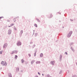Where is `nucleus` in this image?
I'll return each instance as SVG.
<instances>
[{"instance_id":"obj_18","label":"nucleus","mask_w":77,"mask_h":77,"mask_svg":"<svg viewBox=\"0 0 77 77\" xmlns=\"http://www.w3.org/2000/svg\"><path fill=\"white\" fill-rule=\"evenodd\" d=\"M28 55H29V57H30V56H31L30 54H28Z\"/></svg>"},{"instance_id":"obj_6","label":"nucleus","mask_w":77,"mask_h":77,"mask_svg":"<svg viewBox=\"0 0 77 77\" xmlns=\"http://www.w3.org/2000/svg\"><path fill=\"white\" fill-rule=\"evenodd\" d=\"M41 63V62L40 61H37L36 62V63L37 64H39Z\"/></svg>"},{"instance_id":"obj_26","label":"nucleus","mask_w":77,"mask_h":77,"mask_svg":"<svg viewBox=\"0 0 77 77\" xmlns=\"http://www.w3.org/2000/svg\"><path fill=\"white\" fill-rule=\"evenodd\" d=\"M42 75H44V74H42Z\"/></svg>"},{"instance_id":"obj_13","label":"nucleus","mask_w":77,"mask_h":77,"mask_svg":"<svg viewBox=\"0 0 77 77\" xmlns=\"http://www.w3.org/2000/svg\"><path fill=\"white\" fill-rule=\"evenodd\" d=\"M15 58H16V59H17V57H18L17 55H15Z\"/></svg>"},{"instance_id":"obj_24","label":"nucleus","mask_w":77,"mask_h":77,"mask_svg":"<svg viewBox=\"0 0 77 77\" xmlns=\"http://www.w3.org/2000/svg\"><path fill=\"white\" fill-rule=\"evenodd\" d=\"M2 19V17H0V19Z\"/></svg>"},{"instance_id":"obj_22","label":"nucleus","mask_w":77,"mask_h":77,"mask_svg":"<svg viewBox=\"0 0 77 77\" xmlns=\"http://www.w3.org/2000/svg\"><path fill=\"white\" fill-rule=\"evenodd\" d=\"M10 77H12L11 76V74H10Z\"/></svg>"},{"instance_id":"obj_4","label":"nucleus","mask_w":77,"mask_h":77,"mask_svg":"<svg viewBox=\"0 0 77 77\" xmlns=\"http://www.w3.org/2000/svg\"><path fill=\"white\" fill-rule=\"evenodd\" d=\"M17 45L19 46V45H21V42H18L17 44Z\"/></svg>"},{"instance_id":"obj_7","label":"nucleus","mask_w":77,"mask_h":77,"mask_svg":"<svg viewBox=\"0 0 77 77\" xmlns=\"http://www.w3.org/2000/svg\"><path fill=\"white\" fill-rule=\"evenodd\" d=\"M40 57H42V56H43V54H41L40 55Z\"/></svg>"},{"instance_id":"obj_25","label":"nucleus","mask_w":77,"mask_h":77,"mask_svg":"<svg viewBox=\"0 0 77 77\" xmlns=\"http://www.w3.org/2000/svg\"><path fill=\"white\" fill-rule=\"evenodd\" d=\"M35 77H38V76H35Z\"/></svg>"},{"instance_id":"obj_21","label":"nucleus","mask_w":77,"mask_h":77,"mask_svg":"<svg viewBox=\"0 0 77 77\" xmlns=\"http://www.w3.org/2000/svg\"><path fill=\"white\" fill-rule=\"evenodd\" d=\"M65 54H67V52H65Z\"/></svg>"},{"instance_id":"obj_27","label":"nucleus","mask_w":77,"mask_h":77,"mask_svg":"<svg viewBox=\"0 0 77 77\" xmlns=\"http://www.w3.org/2000/svg\"><path fill=\"white\" fill-rule=\"evenodd\" d=\"M8 21H9V20H8Z\"/></svg>"},{"instance_id":"obj_10","label":"nucleus","mask_w":77,"mask_h":77,"mask_svg":"<svg viewBox=\"0 0 77 77\" xmlns=\"http://www.w3.org/2000/svg\"><path fill=\"white\" fill-rule=\"evenodd\" d=\"M22 61V63H23L24 62V60L23 59H22L21 60Z\"/></svg>"},{"instance_id":"obj_15","label":"nucleus","mask_w":77,"mask_h":77,"mask_svg":"<svg viewBox=\"0 0 77 77\" xmlns=\"http://www.w3.org/2000/svg\"><path fill=\"white\" fill-rule=\"evenodd\" d=\"M34 62V61H32V62H31V63L32 64Z\"/></svg>"},{"instance_id":"obj_23","label":"nucleus","mask_w":77,"mask_h":77,"mask_svg":"<svg viewBox=\"0 0 77 77\" xmlns=\"http://www.w3.org/2000/svg\"><path fill=\"white\" fill-rule=\"evenodd\" d=\"M38 74H39V75H40V73H39V72H38Z\"/></svg>"},{"instance_id":"obj_3","label":"nucleus","mask_w":77,"mask_h":77,"mask_svg":"<svg viewBox=\"0 0 77 77\" xmlns=\"http://www.w3.org/2000/svg\"><path fill=\"white\" fill-rule=\"evenodd\" d=\"M8 46V44H5L3 46L4 48H6V47H7V46Z\"/></svg>"},{"instance_id":"obj_12","label":"nucleus","mask_w":77,"mask_h":77,"mask_svg":"<svg viewBox=\"0 0 77 77\" xmlns=\"http://www.w3.org/2000/svg\"><path fill=\"white\" fill-rule=\"evenodd\" d=\"M34 26H35V27H37V25L36 24H35Z\"/></svg>"},{"instance_id":"obj_19","label":"nucleus","mask_w":77,"mask_h":77,"mask_svg":"<svg viewBox=\"0 0 77 77\" xmlns=\"http://www.w3.org/2000/svg\"><path fill=\"white\" fill-rule=\"evenodd\" d=\"M37 20L38 21V22H40V21H39V20L38 19Z\"/></svg>"},{"instance_id":"obj_16","label":"nucleus","mask_w":77,"mask_h":77,"mask_svg":"<svg viewBox=\"0 0 77 77\" xmlns=\"http://www.w3.org/2000/svg\"><path fill=\"white\" fill-rule=\"evenodd\" d=\"M2 51H0V54H2Z\"/></svg>"},{"instance_id":"obj_2","label":"nucleus","mask_w":77,"mask_h":77,"mask_svg":"<svg viewBox=\"0 0 77 77\" xmlns=\"http://www.w3.org/2000/svg\"><path fill=\"white\" fill-rule=\"evenodd\" d=\"M6 63V62H4L3 61L2 62L1 64H2L3 65H5Z\"/></svg>"},{"instance_id":"obj_17","label":"nucleus","mask_w":77,"mask_h":77,"mask_svg":"<svg viewBox=\"0 0 77 77\" xmlns=\"http://www.w3.org/2000/svg\"><path fill=\"white\" fill-rule=\"evenodd\" d=\"M17 70H18V71H19V68H17Z\"/></svg>"},{"instance_id":"obj_9","label":"nucleus","mask_w":77,"mask_h":77,"mask_svg":"<svg viewBox=\"0 0 77 77\" xmlns=\"http://www.w3.org/2000/svg\"><path fill=\"white\" fill-rule=\"evenodd\" d=\"M11 31H9L8 32V34H9V35L11 34Z\"/></svg>"},{"instance_id":"obj_14","label":"nucleus","mask_w":77,"mask_h":77,"mask_svg":"<svg viewBox=\"0 0 77 77\" xmlns=\"http://www.w3.org/2000/svg\"><path fill=\"white\" fill-rule=\"evenodd\" d=\"M50 17L51 18V17H52V15L50 14Z\"/></svg>"},{"instance_id":"obj_8","label":"nucleus","mask_w":77,"mask_h":77,"mask_svg":"<svg viewBox=\"0 0 77 77\" xmlns=\"http://www.w3.org/2000/svg\"><path fill=\"white\" fill-rule=\"evenodd\" d=\"M51 63H52L53 65V63H54V61H51Z\"/></svg>"},{"instance_id":"obj_5","label":"nucleus","mask_w":77,"mask_h":77,"mask_svg":"<svg viewBox=\"0 0 77 77\" xmlns=\"http://www.w3.org/2000/svg\"><path fill=\"white\" fill-rule=\"evenodd\" d=\"M14 24L12 23L11 24V26H9L8 27H12L13 26H14Z\"/></svg>"},{"instance_id":"obj_20","label":"nucleus","mask_w":77,"mask_h":77,"mask_svg":"<svg viewBox=\"0 0 77 77\" xmlns=\"http://www.w3.org/2000/svg\"><path fill=\"white\" fill-rule=\"evenodd\" d=\"M36 56V53H35L34 54V56Z\"/></svg>"},{"instance_id":"obj_1","label":"nucleus","mask_w":77,"mask_h":77,"mask_svg":"<svg viewBox=\"0 0 77 77\" xmlns=\"http://www.w3.org/2000/svg\"><path fill=\"white\" fill-rule=\"evenodd\" d=\"M72 31H70L69 33L68 34L67 36L68 38H69L70 36H71V34H72Z\"/></svg>"},{"instance_id":"obj_11","label":"nucleus","mask_w":77,"mask_h":77,"mask_svg":"<svg viewBox=\"0 0 77 77\" xmlns=\"http://www.w3.org/2000/svg\"><path fill=\"white\" fill-rule=\"evenodd\" d=\"M46 77H51V76H50V75H48L46 76Z\"/></svg>"}]
</instances>
